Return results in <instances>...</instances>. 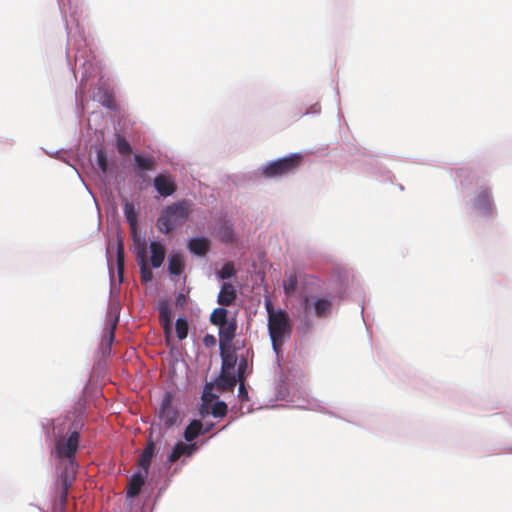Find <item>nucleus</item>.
Here are the masks:
<instances>
[{
	"label": "nucleus",
	"mask_w": 512,
	"mask_h": 512,
	"mask_svg": "<svg viewBox=\"0 0 512 512\" xmlns=\"http://www.w3.org/2000/svg\"><path fill=\"white\" fill-rule=\"evenodd\" d=\"M265 309L268 314V332L272 346L275 351H278L290 338L292 323L288 313L281 308L275 309L269 299L265 300Z\"/></svg>",
	"instance_id": "f257e3e1"
},
{
	"label": "nucleus",
	"mask_w": 512,
	"mask_h": 512,
	"mask_svg": "<svg viewBox=\"0 0 512 512\" xmlns=\"http://www.w3.org/2000/svg\"><path fill=\"white\" fill-rule=\"evenodd\" d=\"M193 206V202L187 199L166 206L156 221L159 231L169 234L175 228L182 226L192 213Z\"/></svg>",
	"instance_id": "f03ea898"
},
{
	"label": "nucleus",
	"mask_w": 512,
	"mask_h": 512,
	"mask_svg": "<svg viewBox=\"0 0 512 512\" xmlns=\"http://www.w3.org/2000/svg\"><path fill=\"white\" fill-rule=\"evenodd\" d=\"M80 435L77 431H73L67 439H59L56 443V454L58 458H66L68 460L67 469L75 474L78 467L75 454L79 446Z\"/></svg>",
	"instance_id": "7ed1b4c3"
},
{
	"label": "nucleus",
	"mask_w": 512,
	"mask_h": 512,
	"mask_svg": "<svg viewBox=\"0 0 512 512\" xmlns=\"http://www.w3.org/2000/svg\"><path fill=\"white\" fill-rule=\"evenodd\" d=\"M302 160V157L297 154L290 155L288 157H284L281 159H278L276 161L270 162L264 169H263V176L266 178H274V177H281L284 175H287L299 166L300 162Z\"/></svg>",
	"instance_id": "20e7f679"
},
{
	"label": "nucleus",
	"mask_w": 512,
	"mask_h": 512,
	"mask_svg": "<svg viewBox=\"0 0 512 512\" xmlns=\"http://www.w3.org/2000/svg\"><path fill=\"white\" fill-rule=\"evenodd\" d=\"M238 378L234 374V372L231 371H224L221 370L219 376L215 379L213 384H207L205 386V392L207 390L212 389V387H215V389L220 392H232L237 384ZM203 400H207L206 393L203 395Z\"/></svg>",
	"instance_id": "39448f33"
},
{
	"label": "nucleus",
	"mask_w": 512,
	"mask_h": 512,
	"mask_svg": "<svg viewBox=\"0 0 512 512\" xmlns=\"http://www.w3.org/2000/svg\"><path fill=\"white\" fill-rule=\"evenodd\" d=\"M303 305L306 312H310L313 308V313L317 317H324L328 315L332 308V303L330 300L326 298L314 299L308 296L304 298Z\"/></svg>",
	"instance_id": "423d86ee"
},
{
	"label": "nucleus",
	"mask_w": 512,
	"mask_h": 512,
	"mask_svg": "<svg viewBox=\"0 0 512 512\" xmlns=\"http://www.w3.org/2000/svg\"><path fill=\"white\" fill-rule=\"evenodd\" d=\"M154 187L163 197L170 196L176 191L174 180L165 174H159L154 178Z\"/></svg>",
	"instance_id": "0eeeda50"
},
{
	"label": "nucleus",
	"mask_w": 512,
	"mask_h": 512,
	"mask_svg": "<svg viewBox=\"0 0 512 512\" xmlns=\"http://www.w3.org/2000/svg\"><path fill=\"white\" fill-rule=\"evenodd\" d=\"M237 324L235 320L226 321L225 324L219 326V345L232 346V341L235 337Z\"/></svg>",
	"instance_id": "6e6552de"
},
{
	"label": "nucleus",
	"mask_w": 512,
	"mask_h": 512,
	"mask_svg": "<svg viewBox=\"0 0 512 512\" xmlns=\"http://www.w3.org/2000/svg\"><path fill=\"white\" fill-rule=\"evenodd\" d=\"M136 259L140 268V277L142 282H150L153 279V273L147 263L145 244H142V246L137 250Z\"/></svg>",
	"instance_id": "1a4fd4ad"
},
{
	"label": "nucleus",
	"mask_w": 512,
	"mask_h": 512,
	"mask_svg": "<svg viewBox=\"0 0 512 512\" xmlns=\"http://www.w3.org/2000/svg\"><path fill=\"white\" fill-rule=\"evenodd\" d=\"M474 206L482 213L489 214L492 211L491 192L486 187H481L475 199Z\"/></svg>",
	"instance_id": "9d476101"
},
{
	"label": "nucleus",
	"mask_w": 512,
	"mask_h": 512,
	"mask_svg": "<svg viewBox=\"0 0 512 512\" xmlns=\"http://www.w3.org/2000/svg\"><path fill=\"white\" fill-rule=\"evenodd\" d=\"M220 356L222 360L221 370L233 372L238 361L235 349L232 346H223V348H220Z\"/></svg>",
	"instance_id": "9b49d317"
},
{
	"label": "nucleus",
	"mask_w": 512,
	"mask_h": 512,
	"mask_svg": "<svg viewBox=\"0 0 512 512\" xmlns=\"http://www.w3.org/2000/svg\"><path fill=\"white\" fill-rule=\"evenodd\" d=\"M149 248L151 252V265L153 268H159L163 264L165 259V245L159 241H151Z\"/></svg>",
	"instance_id": "f8f14e48"
},
{
	"label": "nucleus",
	"mask_w": 512,
	"mask_h": 512,
	"mask_svg": "<svg viewBox=\"0 0 512 512\" xmlns=\"http://www.w3.org/2000/svg\"><path fill=\"white\" fill-rule=\"evenodd\" d=\"M236 297L235 287L231 283L225 282L221 286L217 302L222 306H230L236 300Z\"/></svg>",
	"instance_id": "ddd939ff"
},
{
	"label": "nucleus",
	"mask_w": 512,
	"mask_h": 512,
	"mask_svg": "<svg viewBox=\"0 0 512 512\" xmlns=\"http://www.w3.org/2000/svg\"><path fill=\"white\" fill-rule=\"evenodd\" d=\"M196 449L197 446L195 443L185 444L183 442H178L168 456V461L170 463H174L182 456H191Z\"/></svg>",
	"instance_id": "4468645a"
},
{
	"label": "nucleus",
	"mask_w": 512,
	"mask_h": 512,
	"mask_svg": "<svg viewBox=\"0 0 512 512\" xmlns=\"http://www.w3.org/2000/svg\"><path fill=\"white\" fill-rule=\"evenodd\" d=\"M146 476L147 475L145 474L143 475L140 472H137L130 477L126 488L127 497L133 498L140 493L141 488L145 483Z\"/></svg>",
	"instance_id": "2eb2a0df"
},
{
	"label": "nucleus",
	"mask_w": 512,
	"mask_h": 512,
	"mask_svg": "<svg viewBox=\"0 0 512 512\" xmlns=\"http://www.w3.org/2000/svg\"><path fill=\"white\" fill-rule=\"evenodd\" d=\"M210 241L204 237L190 239L188 249L195 255L204 256L209 250Z\"/></svg>",
	"instance_id": "dca6fc26"
},
{
	"label": "nucleus",
	"mask_w": 512,
	"mask_h": 512,
	"mask_svg": "<svg viewBox=\"0 0 512 512\" xmlns=\"http://www.w3.org/2000/svg\"><path fill=\"white\" fill-rule=\"evenodd\" d=\"M154 453H155V443L152 440H150L147 443L143 452L141 453V455L139 457V461H138L139 466L144 470L145 475L148 474L149 467H150L152 458L154 456Z\"/></svg>",
	"instance_id": "f3484780"
},
{
	"label": "nucleus",
	"mask_w": 512,
	"mask_h": 512,
	"mask_svg": "<svg viewBox=\"0 0 512 512\" xmlns=\"http://www.w3.org/2000/svg\"><path fill=\"white\" fill-rule=\"evenodd\" d=\"M160 418L168 427L174 425L176 422L177 412L171 407L169 399H166L162 403Z\"/></svg>",
	"instance_id": "a211bd4d"
},
{
	"label": "nucleus",
	"mask_w": 512,
	"mask_h": 512,
	"mask_svg": "<svg viewBox=\"0 0 512 512\" xmlns=\"http://www.w3.org/2000/svg\"><path fill=\"white\" fill-rule=\"evenodd\" d=\"M185 269L183 256L179 253L171 254L169 256L168 271L171 275L179 276Z\"/></svg>",
	"instance_id": "6ab92c4d"
},
{
	"label": "nucleus",
	"mask_w": 512,
	"mask_h": 512,
	"mask_svg": "<svg viewBox=\"0 0 512 512\" xmlns=\"http://www.w3.org/2000/svg\"><path fill=\"white\" fill-rule=\"evenodd\" d=\"M158 311L164 329L167 331L170 329L172 323V310L169 303L166 300L160 301L158 304Z\"/></svg>",
	"instance_id": "aec40b11"
},
{
	"label": "nucleus",
	"mask_w": 512,
	"mask_h": 512,
	"mask_svg": "<svg viewBox=\"0 0 512 512\" xmlns=\"http://www.w3.org/2000/svg\"><path fill=\"white\" fill-rule=\"evenodd\" d=\"M203 424L200 420H192L185 428L184 438L186 441H193L199 434L202 433Z\"/></svg>",
	"instance_id": "412c9836"
},
{
	"label": "nucleus",
	"mask_w": 512,
	"mask_h": 512,
	"mask_svg": "<svg viewBox=\"0 0 512 512\" xmlns=\"http://www.w3.org/2000/svg\"><path fill=\"white\" fill-rule=\"evenodd\" d=\"M124 215L126 220L130 226V228L135 232L137 227V212L132 203L126 202L123 207Z\"/></svg>",
	"instance_id": "4be33fe9"
},
{
	"label": "nucleus",
	"mask_w": 512,
	"mask_h": 512,
	"mask_svg": "<svg viewBox=\"0 0 512 512\" xmlns=\"http://www.w3.org/2000/svg\"><path fill=\"white\" fill-rule=\"evenodd\" d=\"M136 167L141 171H150L155 169V159L153 157H142L139 154L134 155Z\"/></svg>",
	"instance_id": "5701e85b"
},
{
	"label": "nucleus",
	"mask_w": 512,
	"mask_h": 512,
	"mask_svg": "<svg viewBox=\"0 0 512 512\" xmlns=\"http://www.w3.org/2000/svg\"><path fill=\"white\" fill-rule=\"evenodd\" d=\"M115 245L117 254V270L120 278H122L124 272V244L120 238H117Z\"/></svg>",
	"instance_id": "b1692460"
},
{
	"label": "nucleus",
	"mask_w": 512,
	"mask_h": 512,
	"mask_svg": "<svg viewBox=\"0 0 512 512\" xmlns=\"http://www.w3.org/2000/svg\"><path fill=\"white\" fill-rule=\"evenodd\" d=\"M287 278L283 283V290L286 296H291L297 289L298 279L296 274H286Z\"/></svg>",
	"instance_id": "393cba45"
},
{
	"label": "nucleus",
	"mask_w": 512,
	"mask_h": 512,
	"mask_svg": "<svg viewBox=\"0 0 512 512\" xmlns=\"http://www.w3.org/2000/svg\"><path fill=\"white\" fill-rule=\"evenodd\" d=\"M227 310L225 308L219 307L214 309V311L210 315V321L213 325L220 326L221 324H225L227 320Z\"/></svg>",
	"instance_id": "a878e982"
},
{
	"label": "nucleus",
	"mask_w": 512,
	"mask_h": 512,
	"mask_svg": "<svg viewBox=\"0 0 512 512\" xmlns=\"http://www.w3.org/2000/svg\"><path fill=\"white\" fill-rule=\"evenodd\" d=\"M116 147L120 155L127 156L132 153V147L129 142L122 135L116 136Z\"/></svg>",
	"instance_id": "bb28decb"
},
{
	"label": "nucleus",
	"mask_w": 512,
	"mask_h": 512,
	"mask_svg": "<svg viewBox=\"0 0 512 512\" xmlns=\"http://www.w3.org/2000/svg\"><path fill=\"white\" fill-rule=\"evenodd\" d=\"M176 333L179 340H184L188 335V322L184 318H178L175 323Z\"/></svg>",
	"instance_id": "cd10ccee"
},
{
	"label": "nucleus",
	"mask_w": 512,
	"mask_h": 512,
	"mask_svg": "<svg viewBox=\"0 0 512 512\" xmlns=\"http://www.w3.org/2000/svg\"><path fill=\"white\" fill-rule=\"evenodd\" d=\"M235 268L232 262H227L223 265L221 270L218 272L219 278L226 280L234 276Z\"/></svg>",
	"instance_id": "c85d7f7f"
},
{
	"label": "nucleus",
	"mask_w": 512,
	"mask_h": 512,
	"mask_svg": "<svg viewBox=\"0 0 512 512\" xmlns=\"http://www.w3.org/2000/svg\"><path fill=\"white\" fill-rule=\"evenodd\" d=\"M227 405L223 401H217L212 405L211 414L214 417H224L227 414Z\"/></svg>",
	"instance_id": "c756f323"
},
{
	"label": "nucleus",
	"mask_w": 512,
	"mask_h": 512,
	"mask_svg": "<svg viewBox=\"0 0 512 512\" xmlns=\"http://www.w3.org/2000/svg\"><path fill=\"white\" fill-rule=\"evenodd\" d=\"M97 164L100 170L105 174L108 170L107 154L103 149L97 152Z\"/></svg>",
	"instance_id": "7c9ffc66"
},
{
	"label": "nucleus",
	"mask_w": 512,
	"mask_h": 512,
	"mask_svg": "<svg viewBox=\"0 0 512 512\" xmlns=\"http://www.w3.org/2000/svg\"><path fill=\"white\" fill-rule=\"evenodd\" d=\"M220 238L225 243H231L234 241V233L231 227L225 226L220 232Z\"/></svg>",
	"instance_id": "2f4dec72"
},
{
	"label": "nucleus",
	"mask_w": 512,
	"mask_h": 512,
	"mask_svg": "<svg viewBox=\"0 0 512 512\" xmlns=\"http://www.w3.org/2000/svg\"><path fill=\"white\" fill-rule=\"evenodd\" d=\"M248 367V362L246 358L240 359L238 366H237V374L236 377L238 379H245L246 378V370Z\"/></svg>",
	"instance_id": "473e14b6"
},
{
	"label": "nucleus",
	"mask_w": 512,
	"mask_h": 512,
	"mask_svg": "<svg viewBox=\"0 0 512 512\" xmlns=\"http://www.w3.org/2000/svg\"><path fill=\"white\" fill-rule=\"evenodd\" d=\"M68 470L69 469L66 468V472L61 475V488L60 489L69 490V488L72 485L74 476H70L68 473ZM72 475H74V474L72 473Z\"/></svg>",
	"instance_id": "72a5a7b5"
},
{
	"label": "nucleus",
	"mask_w": 512,
	"mask_h": 512,
	"mask_svg": "<svg viewBox=\"0 0 512 512\" xmlns=\"http://www.w3.org/2000/svg\"><path fill=\"white\" fill-rule=\"evenodd\" d=\"M237 383H239V389H238V397L242 401H247L249 399L248 397V391L245 387V379H238Z\"/></svg>",
	"instance_id": "f704fd0d"
},
{
	"label": "nucleus",
	"mask_w": 512,
	"mask_h": 512,
	"mask_svg": "<svg viewBox=\"0 0 512 512\" xmlns=\"http://www.w3.org/2000/svg\"><path fill=\"white\" fill-rule=\"evenodd\" d=\"M102 104L107 108H112L114 106V99L110 92L104 93Z\"/></svg>",
	"instance_id": "c9c22d12"
},
{
	"label": "nucleus",
	"mask_w": 512,
	"mask_h": 512,
	"mask_svg": "<svg viewBox=\"0 0 512 512\" xmlns=\"http://www.w3.org/2000/svg\"><path fill=\"white\" fill-rule=\"evenodd\" d=\"M203 343L206 347H211L216 344V338L213 335L207 334L203 338Z\"/></svg>",
	"instance_id": "e433bc0d"
},
{
	"label": "nucleus",
	"mask_w": 512,
	"mask_h": 512,
	"mask_svg": "<svg viewBox=\"0 0 512 512\" xmlns=\"http://www.w3.org/2000/svg\"><path fill=\"white\" fill-rule=\"evenodd\" d=\"M68 491L69 490L60 489L59 500L62 507H64L67 503Z\"/></svg>",
	"instance_id": "4c0bfd02"
},
{
	"label": "nucleus",
	"mask_w": 512,
	"mask_h": 512,
	"mask_svg": "<svg viewBox=\"0 0 512 512\" xmlns=\"http://www.w3.org/2000/svg\"><path fill=\"white\" fill-rule=\"evenodd\" d=\"M187 299L183 293H179L176 297V306L184 307L186 305Z\"/></svg>",
	"instance_id": "58836bf2"
},
{
	"label": "nucleus",
	"mask_w": 512,
	"mask_h": 512,
	"mask_svg": "<svg viewBox=\"0 0 512 512\" xmlns=\"http://www.w3.org/2000/svg\"><path fill=\"white\" fill-rule=\"evenodd\" d=\"M199 413H200V415H201L202 417H204L206 414H208V413H209V411H208L207 406H206V405H202V406H201V408H200V410H199Z\"/></svg>",
	"instance_id": "ea45409f"
},
{
	"label": "nucleus",
	"mask_w": 512,
	"mask_h": 512,
	"mask_svg": "<svg viewBox=\"0 0 512 512\" xmlns=\"http://www.w3.org/2000/svg\"><path fill=\"white\" fill-rule=\"evenodd\" d=\"M213 427V424H207L202 433H208Z\"/></svg>",
	"instance_id": "a19ab883"
},
{
	"label": "nucleus",
	"mask_w": 512,
	"mask_h": 512,
	"mask_svg": "<svg viewBox=\"0 0 512 512\" xmlns=\"http://www.w3.org/2000/svg\"><path fill=\"white\" fill-rule=\"evenodd\" d=\"M111 246H112V243H111V242H109V243H108V250L111 248Z\"/></svg>",
	"instance_id": "79ce46f5"
}]
</instances>
